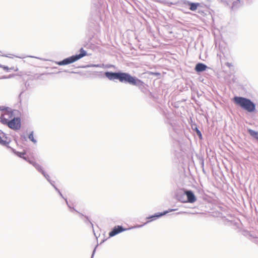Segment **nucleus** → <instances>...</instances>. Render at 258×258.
<instances>
[{
    "mask_svg": "<svg viewBox=\"0 0 258 258\" xmlns=\"http://www.w3.org/2000/svg\"><path fill=\"white\" fill-rule=\"evenodd\" d=\"M202 166L204 167V161H202Z\"/></svg>",
    "mask_w": 258,
    "mask_h": 258,
    "instance_id": "obj_32",
    "label": "nucleus"
},
{
    "mask_svg": "<svg viewBox=\"0 0 258 258\" xmlns=\"http://www.w3.org/2000/svg\"><path fill=\"white\" fill-rule=\"evenodd\" d=\"M2 68L5 71H9L10 70H12V68H9L8 66L2 65Z\"/></svg>",
    "mask_w": 258,
    "mask_h": 258,
    "instance_id": "obj_24",
    "label": "nucleus"
},
{
    "mask_svg": "<svg viewBox=\"0 0 258 258\" xmlns=\"http://www.w3.org/2000/svg\"><path fill=\"white\" fill-rule=\"evenodd\" d=\"M225 65L228 67L229 68H230L231 67H233V64L232 63H230V62H227L225 63Z\"/></svg>",
    "mask_w": 258,
    "mask_h": 258,
    "instance_id": "obj_26",
    "label": "nucleus"
},
{
    "mask_svg": "<svg viewBox=\"0 0 258 258\" xmlns=\"http://www.w3.org/2000/svg\"><path fill=\"white\" fill-rule=\"evenodd\" d=\"M247 131L251 137L258 141V132L255 131L250 128H248Z\"/></svg>",
    "mask_w": 258,
    "mask_h": 258,
    "instance_id": "obj_13",
    "label": "nucleus"
},
{
    "mask_svg": "<svg viewBox=\"0 0 258 258\" xmlns=\"http://www.w3.org/2000/svg\"><path fill=\"white\" fill-rule=\"evenodd\" d=\"M17 57H19V56ZM19 58H22V57L19 56Z\"/></svg>",
    "mask_w": 258,
    "mask_h": 258,
    "instance_id": "obj_37",
    "label": "nucleus"
},
{
    "mask_svg": "<svg viewBox=\"0 0 258 258\" xmlns=\"http://www.w3.org/2000/svg\"><path fill=\"white\" fill-rule=\"evenodd\" d=\"M208 67L202 62H198L196 64L195 67V71L198 73L200 74L207 70Z\"/></svg>",
    "mask_w": 258,
    "mask_h": 258,
    "instance_id": "obj_9",
    "label": "nucleus"
},
{
    "mask_svg": "<svg viewBox=\"0 0 258 258\" xmlns=\"http://www.w3.org/2000/svg\"><path fill=\"white\" fill-rule=\"evenodd\" d=\"M0 111H6L8 112H10L11 116H12L13 114V112L12 111L11 109L8 107L1 106V109L0 110Z\"/></svg>",
    "mask_w": 258,
    "mask_h": 258,
    "instance_id": "obj_18",
    "label": "nucleus"
},
{
    "mask_svg": "<svg viewBox=\"0 0 258 258\" xmlns=\"http://www.w3.org/2000/svg\"><path fill=\"white\" fill-rule=\"evenodd\" d=\"M29 139L34 144L37 143L36 140L34 138L33 132H31L28 136Z\"/></svg>",
    "mask_w": 258,
    "mask_h": 258,
    "instance_id": "obj_17",
    "label": "nucleus"
},
{
    "mask_svg": "<svg viewBox=\"0 0 258 258\" xmlns=\"http://www.w3.org/2000/svg\"><path fill=\"white\" fill-rule=\"evenodd\" d=\"M33 166L41 173L44 171V170L43 169L42 167L40 164L36 162L34 163Z\"/></svg>",
    "mask_w": 258,
    "mask_h": 258,
    "instance_id": "obj_15",
    "label": "nucleus"
},
{
    "mask_svg": "<svg viewBox=\"0 0 258 258\" xmlns=\"http://www.w3.org/2000/svg\"><path fill=\"white\" fill-rule=\"evenodd\" d=\"M126 230V229L124 228L121 225H117L114 226L111 230L109 232V237H113L115 236L116 235L125 231Z\"/></svg>",
    "mask_w": 258,
    "mask_h": 258,
    "instance_id": "obj_7",
    "label": "nucleus"
},
{
    "mask_svg": "<svg viewBox=\"0 0 258 258\" xmlns=\"http://www.w3.org/2000/svg\"><path fill=\"white\" fill-rule=\"evenodd\" d=\"M220 2L224 4H226L227 5H229V0H220Z\"/></svg>",
    "mask_w": 258,
    "mask_h": 258,
    "instance_id": "obj_27",
    "label": "nucleus"
},
{
    "mask_svg": "<svg viewBox=\"0 0 258 258\" xmlns=\"http://www.w3.org/2000/svg\"><path fill=\"white\" fill-rule=\"evenodd\" d=\"M53 187L54 188V189H55V190H56H56H58V188H57V187L55 186V185H54Z\"/></svg>",
    "mask_w": 258,
    "mask_h": 258,
    "instance_id": "obj_31",
    "label": "nucleus"
},
{
    "mask_svg": "<svg viewBox=\"0 0 258 258\" xmlns=\"http://www.w3.org/2000/svg\"><path fill=\"white\" fill-rule=\"evenodd\" d=\"M49 182L50 183V184H51L52 186H53L54 185V181H52V180H50V182Z\"/></svg>",
    "mask_w": 258,
    "mask_h": 258,
    "instance_id": "obj_29",
    "label": "nucleus"
},
{
    "mask_svg": "<svg viewBox=\"0 0 258 258\" xmlns=\"http://www.w3.org/2000/svg\"><path fill=\"white\" fill-rule=\"evenodd\" d=\"M1 109V106H0V110Z\"/></svg>",
    "mask_w": 258,
    "mask_h": 258,
    "instance_id": "obj_38",
    "label": "nucleus"
},
{
    "mask_svg": "<svg viewBox=\"0 0 258 258\" xmlns=\"http://www.w3.org/2000/svg\"><path fill=\"white\" fill-rule=\"evenodd\" d=\"M56 191L59 194V195H60V196H61L63 199H64V200H65V201H66V203H67V205H68V207H69V208H70V209H71L72 208H71V207L70 206V205L69 204L67 199H65V198L63 197V196H62V195L61 192H60V191L59 190V189H58V190H56Z\"/></svg>",
    "mask_w": 258,
    "mask_h": 258,
    "instance_id": "obj_20",
    "label": "nucleus"
},
{
    "mask_svg": "<svg viewBox=\"0 0 258 258\" xmlns=\"http://www.w3.org/2000/svg\"><path fill=\"white\" fill-rule=\"evenodd\" d=\"M8 148H10L11 149V150L12 151V152L13 153H14L16 155H17L18 157H19L21 158H22L24 160L25 159V158H26V156H24L26 154L25 152H21L17 151L14 148L10 147L9 146H8Z\"/></svg>",
    "mask_w": 258,
    "mask_h": 258,
    "instance_id": "obj_12",
    "label": "nucleus"
},
{
    "mask_svg": "<svg viewBox=\"0 0 258 258\" xmlns=\"http://www.w3.org/2000/svg\"><path fill=\"white\" fill-rule=\"evenodd\" d=\"M25 161L28 162L29 164H32L33 166L34 165V163H35V162L33 161L32 160H31L29 157H26L24 159Z\"/></svg>",
    "mask_w": 258,
    "mask_h": 258,
    "instance_id": "obj_23",
    "label": "nucleus"
},
{
    "mask_svg": "<svg viewBox=\"0 0 258 258\" xmlns=\"http://www.w3.org/2000/svg\"><path fill=\"white\" fill-rule=\"evenodd\" d=\"M14 75H10L9 76H3L1 79H9V78H11L12 77H13Z\"/></svg>",
    "mask_w": 258,
    "mask_h": 258,
    "instance_id": "obj_25",
    "label": "nucleus"
},
{
    "mask_svg": "<svg viewBox=\"0 0 258 258\" xmlns=\"http://www.w3.org/2000/svg\"><path fill=\"white\" fill-rule=\"evenodd\" d=\"M185 4L188 7V9L192 11H196L199 7L201 6V4L199 3H193L189 1H187Z\"/></svg>",
    "mask_w": 258,
    "mask_h": 258,
    "instance_id": "obj_10",
    "label": "nucleus"
},
{
    "mask_svg": "<svg viewBox=\"0 0 258 258\" xmlns=\"http://www.w3.org/2000/svg\"><path fill=\"white\" fill-rule=\"evenodd\" d=\"M176 197L179 201L183 203H186V196L184 194V189L183 190L178 192Z\"/></svg>",
    "mask_w": 258,
    "mask_h": 258,
    "instance_id": "obj_11",
    "label": "nucleus"
},
{
    "mask_svg": "<svg viewBox=\"0 0 258 258\" xmlns=\"http://www.w3.org/2000/svg\"><path fill=\"white\" fill-rule=\"evenodd\" d=\"M2 64H0V68H2Z\"/></svg>",
    "mask_w": 258,
    "mask_h": 258,
    "instance_id": "obj_36",
    "label": "nucleus"
},
{
    "mask_svg": "<svg viewBox=\"0 0 258 258\" xmlns=\"http://www.w3.org/2000/svg\"><path fill=\"white\" fill-rule=\"evenodd\" d=\"M73 210H74V211H75L76 212H77V213H79L81 216H83V217H85V218H86V219H87V220H88V221L90 223V224H91V225H92V227H93V224L91 223V222L89 221L88 217H87V216H84L83 214L80 213L79 212H78V211H77L76 210H75L74 208H73Z\"/></svg>",
    "mask_w": 258,
    "mask_h": 258,
    "instance_id": "obj_22",
    "label": "nucleus"
},
{
    "mask_svg": "<svg viewBox=\"0 0 258 258\" xmlns=\"http://www.w3.org/2000/svg\"><path fill=\"white\" fill-rule=\"evenodd\" d=\"M22 93H23V92H21L19 96H20Z\"/></svg>",
    "mask_w": 258,
    "mask_h": 258,
    "instance_id": "obj_35",
    "label": "nucleus"
},
{
    "mask_svg": "<svg viewBox=\"0 0 258 258\" xmlns=\"http://www.w3.org/2000/svg\"><path fill=\"white\" fill-rule=\"evenodd\" d=\"M97 246H98V244H97V245H96V246H95V247L94 248V250H93V252H92V255H91V258H93V256H94V254H95V253L96 249V248H97Z\"/></svg>",
    "mask_w": 258,
    "mask_h": 258,
    "instance_id": "obj_28",
    "label": "nucleus"
},
{
    "mask_svg": "<svg viewBox=\"0 0 258 258\" xmlns=\"http://www.w3.org/2000/svg\"><path fill=\"white\" fill-rule=\"evenodd\" d=\"M10 142V140L8 139L7 135L0 131V144L8 147Z\"/></svg>",
    "mask_w": 258,
    "mask_h": 258,
    "instance_id": "obj_8",
    "label": "nucleus"
},
{
    "mask_svg": "<svg viewBox=\"0 0 258 258\" xmlns=\"http://www.w3.org/2000/svg\"><path fill=\"white\" fill-rule=\"evenodd\" d=\"M8 127L13 130H19L21 128V119L19 117H14L10 120Z\"/></svg>",
    "mask_w": 258,
    "mask_h": 258,
    "instance_id": "obj_5",
    "label": "nucleus"
},
{
    "mask_svg": "<svg viewBox=\"0 0 258 258\" xmlns=\"http://www.w3.org/2000/svg\"><path fill=\"white\" fill-rule=\"evenodd\" d=\"M239 3H238V2H234L232 4L231 9L233 10L237 9L239 7Z\"/></svg>",
    "mask_w": 258,
    "mask_h": 258,
    "instance_id": "obj_19",
    "label": "nucleus"
},
{
    "mask_svg": "<svg viewBox=\"0 0 258 258\" xmlns=\"http://www.w3.org/2000/svg\"><path fill=\"white\" fill-rule=\"evenodd\" d=\"M184 194L186 196V203H194L197 201V197L191 190L184 189Z\"/></svg>",
    "mask_w": 258,
    "mask_h": 258,
    "instance_id": "obj_6",
    "label": "nucleus"
},
{
    "mask_svg": "<svg viewBox=\"0 0 258 258\" xmlns=\"http://www.w3.org/2000/svg\"><path fill=\"white\" fill-rule=\"evenodd\" d=\"M0 121L4 124L7 125L8 126L10 120L5 117L4 115H1V118Z\"/></svg>",
    "mask_w": 258,
    "mask_h": 258,
    "instance_id": "obj_16",
    "label": "nucleus"
},
{
    "mask_svg": "<svg viewBox=\"0 0 258 258\" xmlns=\"http://www.w3.org/2000/svg\"><path fill=\"white\" fill-rule=\"evenodd\" d=\"M87 55V53L86 50L84 49L83 47L80 49V53L73 55L70 57H67L61 61H59L56 62L59 66H65L71 63H72L82 57Z\"/></svg>",
    "mask_w": 258,
    "mask_h": 258,
    "instance_id": "obj_3",
    "label": "nucleus"
},
{
    "mask_svg": "<svg viewBox=\"0 0 258 258\" xmlns=\"http://www.w3.org/2000/svg\"><path fill=\"white\" fill-rule=\"evenodd\" d=\"M233 101L234 104L248 112H253L255 110V104L249 98L236 96L233 98Z\"/></svg>",
    "mask_w": 258,
    "mask_h": 258,
    "instance_id": "obj_2",
    "label": "nucleus"
},
{
    "mask_svg": "<svg viewBox=\"0 0 258 258\" xmlns=\"http://www.w3.org/2000/svg\"><path fill=\"white\" fill-rule=\"evenodd\" d=\"M237 2H238V3H240V0H237Z\"/></svg>",
    "mask_w": 258,
    "mask_h": 258,
    "instance_id": "obj_34",
    "label": "nucleus"
},
{
    "mask_svg": "<svg viewBox=\"0 0 258 258\" xmlns=\"http://www.w3.org/2000/svg\"><path fill=\"white\" fill-rule=\"evenodd\" d=\"M177 209H170L168 210L164 211L162 212H158V213H155L154 214L149 216V217H147V219L149 220L148 221L145 223L143 225H138L136 227H137V228L142 227L143 226L146 225L148 223L153 221H154V220H156L157 219L160 218L163 216L165 215L167 213H168L170 212L175 211Z\"/></svg>",
    "mask_w": 258,
    "mask_h": 258,
    "instance_id": "obj_4",
    "label": "nucleus"
},
{
    "mask_svg": "<svg viewBox=\"0 0 258 258\" xmlns=\"http://www.w3.org/2000/svg\"><path fill=\"white\" fill-rule=\"evenodd\" d=\"M156 75H160V73H156Z\"/></svg>",
    "mask_w": 258,
    "mask_h": 258,
    "instance_id": "obj_33",
    "label": "nucleus"
},
{
    "mask_svg": "<svg viewBox=\"0 0 258 258\" xmlns=\"http://www.w3.org/2000/svg\"><path fill=\"white\" fill-rule=\"evenodd\" d=\"M104 76L110 81L117 80L122 83L135 86L143 92H144L146 89V85L143 81L137 77L131 75L128 73L121 71L117 72L106 71L104 73Z\"/></svg>",
    "mask_w": 258,
    "mask_h": 258,
    "instance_id": "obj_1",
    "label": "nucleus"
},
{
    "mask_svg": "<svg viewBox=\"0 0 258 258\" xmlns=\"http://www.w3.org/2000/svg\"><path fill=\"white\" fill-rule=\"evenodd\" d=\"M93 67H101V64H94V65H93Z\"/></svg>",
    "mask_w": 258,
    "mask_h": 258,
    "instance_id": "obj_30",
    "label": "nucleus"
},
{
    "mask_svg": "<svg viewBox=\"0 0 258 258\" xmlns=\"http://www.w3.org/2000/svg\"><path fill=\"white\" fill-rule=\"evenodd\" d=\"M48 182H50V177L45 171L41 173Z\"/></svg>",
    "mask_w": 258,
    "mask_h": 258,
    "instance_id": "obj_21",
    "label": "nucleus"
},
{
    "mask_svg": "<svg viewBox=\"0 0 258 258\" xmlns=\"http://www.w3.org/2000/svg\"><path fill=\"white\" fill-rule=\"evenodd\" d=\"M191 128L192 129L195 131V132L196 133L197 136L199 137V138L200 139H202L203 138V137H202V133L201 132V131L198 129V127H197V125L196 124H194L191 125Z\"/></svg>",
    "mask_w": 258,
    "mask_h": 258,
    "instance_id": "obj_14",
    "label": "nucleus"
}]
</instances>
